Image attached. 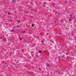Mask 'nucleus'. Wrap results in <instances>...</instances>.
Returning <instances> with one entry per match:
<instances>
[{
	"label": "nucleus",
	"mask_w": 76,
	"mask_h": 76,
	"mask_svg": "<svg viewBox=\"0 0 76 76\" xmlns=\"http://www.w3.org/2000/svg\"><path fill=\"white\" fill-rule=\"evenodd\" d=\"M68 20L69 21H72V17H71L69 18Z\"/></svg>",
	"instance_id": "nucleus-1"
},
{
	"label": "nucleus",
	"mask_w": 76,
	"mask_h": 76,
	"mask_svg": "<svg viewBox=\"0 0 76 76\" xmlns=\"http://www.w3.org/2000/svg\"><path fill=\"white\" fill-rule=\"evenodd\" d=\"M13 31H15V30H11L10 31V32H13Z\"/></svg>",
	"instance_id": "nucleus-2"
},
{
	"label": "nucleus",
	"mask_w": 76,
	"mask_h": 76,
	"mask_svg": "<svg viewBox=\"0 0 76 76\" xmlns=\"http://www.w3.org/2000/svg\"><path fill=\"white\" fill-rule=\"evenodd\" d=\"M12 0L13 2H14V3H15V2H16V0Z\"/></svg>",
	"instance_id": "nucleus-3"
},
{
	"label": "nucleus",
	"mask_w": 76,
	"mask_h": 76,
	"mask_svg": "<svg viewBox=\"0 0 76 76\" xmlns=\"http://www.w3.org/2000/svg\"><path fill=\"white\" fill-rule=\"evenodd\" d=\"M39 53H42V51H41L40 50L39 51Z\"/></svg>",
	"instance_id": "nucleus-4"
},
{
	"label": "nucleus",
	"mask_w": 76,
	"mask_h": 76,
	"mask_svg": "<svg viewBox=\"0 0 76 76\" xmlns=\"http://www.w3.org/2000/svg\"><path fill=\"white\" fill-rule=\"evenodd\" d=\"M31 26H32V27H34V24H32L31 25Z\"/></svg>",
	"instance_id": "nucleus-5"
},
{
	"label": "nucleus",
	"mask_w": 76,
	"mask_h": 76,
	"mask_svg": "<svg viewBox=\"0 0 76 76\" xmlns=\"http://www.w3.org/2000/svg\"><path fill=\"white\" fill-rule=\"evenodd\" d=\"M11 13L10 12H9L8 13V15H10V14Z\"/></svg>",
	"instance_id": "nucleus-6"
},
{
	"label": "nucleus",
	"mask_w": 76,
	"mask_h": 76,
	"mask_svg": "<svg viewBox=\"0 0 76 76\" xmlns=\"http://www.w3.org/2000/svg\"><path fill=\"white\" fill-rule=\"evenodd\" d=\"M20 39H21V40H22V38L21 37H20Z\"/></svg>",
	"instance_id": "nucleus-7"
},
{
	"label": "nucleus",
	"mask_w": 76,
	"mask_h": 76,
	"mask_svg": "<svg viewBox=\"0 0 76 76\" xmlns=\"http://www.w3.org/2000/svg\"><path fill=\"white\" fill-rule=\"evenodd\" d=\"M42 42H44V40L42 41Z\"/></svg>",
	"instance_id": "nucleus-8"
},
{
	"label": "nucleus",
	"mask_w": 76,
	"mask_h": 76,
	"mask_svg": "<svg viewBox=\"0 0 76 76\" xmlns=\"http://www.w3.org/2000/svg\"><path fill=\"white\" fill-rule=\"evenodd\" d=\"M25 31H24L23 32V33H25Z\"/></svg>",
	"instance_id": "nucleus-9"
},
{
	"label": "nucleus",
	"mask_w": 76,
	"mask_h": 76,
	"mask_svg": "<svg viewBox=\"0 0 76 76\" xmlns=\"http://www.w3.org/2000/svg\"><path fill=\"white\" fill-rule=\"evenodd\" d=\"M20 20H18V22H20Z\"/></svg>",
	"instance_id": "nucleus-10"
},
{
	"label": "nucleus",
	"mask_w": 76,
	"mask_h": 76,
	"mask_svg": "<svg viewBox=\"0 0 76 76\" xmlns=\"http://www.w3.org/2000/svg\"><path fill=\"white\" fill-rule=\"evenodd\" d=\"M54 23H56V21H55V22H54Z\"/></svg>",
	"instance_id": "nucleus-11"
},
{
	"label": "nucleus",
	"mask_w": 76,
	"mask_h": 76,
	"mask_svg": "<svg viewBox=\"0 0 76 76\" xmlns=\"http://www.w3.org/2000/svg\"><path fill=\"white\" fill-rule=\"evenodd\" d=\"M17 27H19V26H17Z\"/></svg>",
	"instance_id": "nucleus-12"
},
{
	"label": "nucleus",
	"mask_w": 76,
	"mask_h": 76,
	"mask_svg": "<svg viewBox=\"0 0 76 76\" xmlns=\"http://www.w3.org/2000/svg\"><path fill=\"white\" fill-rule=\"evenodd\" d=\"M37 10H36V12H37Z\"/></svg>",
	"instance_id": "nucleus-13"
},
{
	"label": "nucleus",
	"mask_w": 76,
	"mask_h": 76,
	"mask_svg": "<svg viewBox=\"0 0 76 76\" xmlns=\"http://www.w3.org/2000/svg\"><path fill=\"white\" fill-rule=\"evenodd\" d=\"M54 4V5H55V4Z\"/></svg>",
	"instance_id": "nucleus-14"
},
{
	"label": "nucleus",
	"mask_w": 76,
	"mask_h": 76,
	"mask_svg": "<svg viewBox=\"0 0 76 76\" xmlns=\"http://www.w3.org/2000/svg\"><path fill=\"white\" fill-rule=\"evenodd\" d=\"M75 27H76V26H75Z\"/></svg>",
	"instance_id": "nucleus-15"
},
{
	"label": "nucleus",
	"mask_w": 76,
	"mask_h": 76,
	"mask_svg": "<svg viewBox=\"0 0 76 76\" xmlns=\"http://www.w3.org/2000/svg\"><path fill=\"white\" fill-rule=\"evenodd\" d=\"M1 16V15H0V17Z\"/></svg>",
	"instance_id": "nucleus-16"
},
{
	"label": "nucleus",
	"mask_w": 76,
	"mask_h": 76,
	"mask_svg": "<svg viewBox=\"0 0 76 76\" xmlns=\"http://www.w3.org/2000/svg\"><path fill=\"white\" fill-rule=\"evenodd\" d=\"M11 21H12V20H11Z\"/></svg>",
	"instance_id": "nucleus-17"
}]
</instances>
